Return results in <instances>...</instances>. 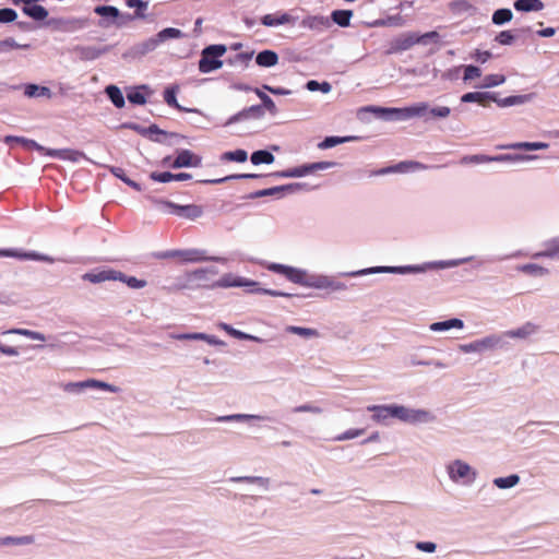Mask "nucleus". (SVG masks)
Segmentation results:
<instances>
[{"instance_id":"obj_1","label":"nucleus","mask_w":559,"mask_h":559,"mask_svg":"<svg viewBox=\"0 0 559 559\" xmlns=\"http://www.w3.org/2000/svg\"><path fill=\"white\" fill-rule=\"evenodd\" d=\"M265 269L283 275L293 284L306 288L324 290L326 293H341L347 289V285L337 281L334 276L323 273H309L306 269L295 267L282 263H265Z\"/></svg>"},{"instance_id":"obj_2","label":"nucleus","mask_w":559,"mask_h":559,"mask_svg":"<svg viewBox=\"0 0 559 559\" xmlns=\"http://www.w3.org/2000/svg\"><path fill=\"white\" fill-rule=\"evenodd\" d=\"M367 411L372 413L371 419L386 426L391 418L407 425H428L437 420V416L429 409L415 408L402 404L369 405Z\"/></svg>"},{"instance_id":"obj_3","label":"nucleus","mask_w":559,"mask_h":559,"mask_svg":"<svg viewBox=\"0 0 559 559\" xmlns=\"http://www.w3.org/2000/svg\"><path fill=\"white\" fill-rule=\"evenodd\" d=\"M474 260V257H465L459 259L451 260H438V261H429L423 264L416 265H401V266H372L367 269H361L358 271H352L344 273L346 276L350 277H359L364 275L370 274H379V273H390V274H417L425 273L430 270H444L460 266L464 263H468Z\"/></svg>"},{"instance_id":"obj_4","label":"nucleus","mask_w":559,"mask_h":559,"mask_svg":"<svg viewBox=\"0 0 559 559\" xmlns=\"http://www.w3.org/2000/svg\"><path fill=\"white\" fill-rule=\"evenodd\" d=\"M444 469L449 480L459 487H471L478 477L477 469L462 459L449 461Z\"/></svg>"},{"instance_id":"obj_5","label":"nucleus","mask_w":559,"mask_h":559,"mask_svg":"<svg viewBox=\"0 0 559 559\" xmlns=\"http://www.w3.org/2000/svg\"><path fill=\"white\" fill-rule=\"evenodd\" d=\"M226 52L224 45H211L203 49L202 57L199 60V70L202 73L213 72L223 66L218 58Z\"/></svg>"},{"instance_id":"obj_6","label":"nucleus","mask_w":559,"mask_h":559,"mask_svg":"<svg viewBox=\"0 0 559 559\" xmlns=\"http://www.w3.org/2000/svg\"><path fill=\"white\" fill-rule=\"evenodd\" d=\"M502 337L498 334H490L483 338L475 340L471 343L459 345V350L464 354H483L486 352L495 350L500 347Z\"/></svg>"},{"instance_id":"obj_7","label":"nucleus","mask_w":559,"mask_h":559,"mask_svg":"<svg viewBox=\"0 0 559 559\" xmlns=\"http://www.w3.org/2000/svg\"><path fill=\"white\" fill-rule=\"evenodd\" d=\"M61 388L64 392L73 394H80L85 389H99L111 393H118L120 391L118 386L96 379H87L80 382H68L62 384Z\"/></svg>"},{"instance_id":"obj_8","label":"nucleus","mask_w":559,"mask_h":559,"mask_svg":"<svg viewBox=\"0 0 559 559\" xmlns=\"http://www.w3.org/2000/svg\"><path fill=\"white\" fill-rule=\"evenodd\" d=\"M307 189H308V186L304 182H293V183H287V185H283V186H277V187L255 191L250 195V198L257 199V198H263V197H274L276 199H282L286 194L298 193V192L307 190Z\"/></svg>"},{"instance_id":"obj_9","label":"nucleus","mask_w":559,"mask_h":559,"mask_svg":"<svg viewBox=\"0 0 559 559\" xmlns=\"http://www.w3.org/2000/svg\"><path fill=\"white\" fill-rule=\"evenodd\" d=\"M335 166L333 162H318L299 167L274 173L272 176L283 178H300L319 170H326Z\"/></svg>"},{"instance_id":"obj_10","label":"nucleus","mask_w":559,"mask_h":559,"mask_svg":"<svg viewBox=\"0 0 559 559\" xmlns=\"http://www.w3.org/2000/svg\"><path fill=\"white\" fill-rule=\"evenodd\" d=\"M258 285L257 282L235 275L233 273H226L216 282H214L211 287L212 288H231V287H255Z\"/></svg>"},{"instance_id":"obj_11","label":"nucleus","mask_w":559,"mask_h":559,"mask_svg":"<svg viewBox=\"0 0 559 559\" xmlns=\"http://www.w3.org/2000/svg\"><path fill=\"white\" fill-rule=\"evenodd\" d=\"M94 12L103 17L99 22V26L108 27L112 24L117 26H122V23L118 21L120 16V11L112 5H98L94 9Z\"/></svg>"},{"instance_id":"obj_12","label":"nucleus","mask_w":559,"mask_h":559,"mask_svg":"<svg viewBox=\"0 0 559 559\" xmlns=\"http://www.w3.org/2000/svg\"><path fill=\"white\" fill-rule=\"evenodd\" d=\"M0 257L16 258L20 260L44 261V262H48V263L55 262L53 258L46 255V254H41V253H38L35 251L23 252V251H19V250H14V249H0Z\"/></svg>"},{"instance_id":"obj_13","label":"nucleus","mask_w":559,"mask_h":559,"mask_svg":"<svg viewBox=\"0 0 559 559\" xmlns=\"http://www.w3.org/2000/svg\"><path fill=\"white\" fill-rule=\"evenodd\" d=\"M180 259L185 262H203V261H215L223 264L227 263V259L224 257H207L204 250L200 249H188L181 250Z\"/></svg>"},{"instance_id":"obj_14","label":"nucleus","mask_w":559,"mask_h":559,"mask_svg":"<svg viewBox=\"0 0 559 559\" xmlns=\"http://www.w3.org/2000/svg\"><path fill=\"white\" fill-rule=\"evenodd\" d=\"M117 278H120V271L112 269L90 272L83 275V280L94 284L103 283L106 281H117Z\"/></svg>"},{"instance_id":"obj_15","label":"nucleus","mask_w":559,"mask_h":559,"mask_svg":"<svg viewBox=\"0 0 559 559\" xmlns=\"http://www.w3.org/2000/svg\"><path fill=\"white\" fill-rule=\"evenodd\" d=\"M465 328L463 320L459 318H451L444 321L433 322L429 325L431 332H449L451 330L462 331Z\"/></svg>"},{"instance_id":"obj_16","label":"nucleus","mask_w":559,"mask_h":559,"mask_svg":"<svg viewBox=\"0 0 559 559\" xmlns=\"http://www.w3.org/2000/svg\"><path fill=\"white\" fill-rule=\"evenodd\" d=\"M200 165L201 158L188 150L179 152L173 163L174 168L198 167Z\"/></svg>"},{"instance_id":"obj_17","label":"nucleus","mask_w":559,"mask_h":559,"mask_svg":"<svg viewBox=\"0 0 559 559\" xmlns=\"http://www.w3.org/2000/svg\"><path fill=\"white\" fill-rule=\"evenodd\" d=\"M365 111H369L372 114H393L394 120H408V109L404 108H386V107H378V106H368L364 108Z\"/></svg>"},{"instance_id":"obj_18","label":"nucleus","mask_w":559,"mask_h":559,"mask_svg":"<svg viewBox=\"0 0 559 559\" xmlns=\"http://www.w3.org/2000/svg\"><path fill=\"white\" fill-rule=\"evenodd\" d=\"M175 215L190 219V221H195L197 218H199L203 215V209L200 205H195V204H188V205L177 204Z\"/></svg>"},{"instance_id":"obj_19","label":"nucleus","mask_w":559,"mask_h":559,"mask_svg":"<svg viewBox=\"0 0 559 559\" xmlns=\"http://www.w3.org/2000/svg\"><path fill=\"white\" fill-rule=\"evenodd\" d=\"M301 25L309 29L322 31L331 25L330 19L323 15H310L302 20Z\"/></svg>"},{"instance_id":"obj_20","label":"nucleus","mask_w":559,"mask_h":559,"mask_svg":"<svg viewBox=\"0 0 559 559\" xmlns=\"http://www.w3.org/2000/svg\"><path fill=\"white\" fill-rule=\"evenodd\" d=\"M261 23L267 27L280 26L294 23V19L288 13L266 14L261 19Z\"/></svg>"},{"instance_id":"obj_21","label":"nucleus","mask_w":559,"mask_h":559,"mask_svg":"<svg viewBox=\"0 0 559 559\" xmlns=\"http://www.w3.org/2000/svg\"><path fill=\"white\" fill-rule=\"evenodd\" d=\"M266 417L255 414H230L218 416L215 420L218 423H247L251 420H264Z\"/></svg>"},{"instance_id":"obj_22","label":"nucleus","mask_w":559,"mask_h":559,"mask_svg":"<svg viewBox=\"0 0 559 559\" xmlns=\"http://www.w3.org/2000/svg\"><path fill=\"white\" fill-rule=\"evenodd\" d=\"M536 155H527V154H501L491 156L492 162L497 163H526L536 159Z\"/></svg>"},{"instance_id":"obj_23","label":"nucleus","mask_w":559,"mask_h":559,"mask_svg":"<svg viewBox=\"0 0 559 559\" xmlns=\"http://www.w3.org/2000/svg\"><path fill=\"white\" fill-rule=\"evenodd\" d=\"M233 483H248L257 485L262 490H269L271 480L267 477L262 476H235L229 479Z\"/></svg>"},{"instance_id":"obj_24","label":"nucleus","mask_w":559,"mask_h":559,"mask_svg":"<svg viewBox=\"0 0 559 559\" xmlns=\"http://www.w3.org/2000/svg\"><path fill=\"white\" fill-rule=\"evenodd\" d=\"M500 147L504 150L538 151L548 148L549 144L545 142H514Z\"/></svg>"},{"instance_id":"obj_25","label":"nucleus","mask_w":559,"mask_h":559,"mask_svg":"<svg viewBox=\"0 0 559 559\" xmlns=\"http://www.w3.org/2000/svg\"><path fill=\"white\" fill-rule=\"evenodd\" d=\"M449 9L453 14H475L477 9L468 0H453L449 3Z\"/></svg>"},{"instance_id":"obj_26","label":"nucleus","mask_w":559,"mask_h":559,"mask_svg":"<svg viewBox=\"0 0 559 559\" xmlns=\"http://www.w3.org/2000/svg\"><path fill=\"white\" fill-rule=\"evenodd\" d=\"M46 155L63 160L79 162L83 154L73 150H46Z\"/></svg>"},{"instance_id":"obj_27","label":"nucleus","mask_w":559,"mask_h":559,"mask_svg":"<svg viewBox=\"0 0 559 559\" xmlns=\"http://www.w3.org/2000/svg\"><path fill=\"white\" fill-rule=\"evenodd\" d=\"M487 100L495 102V95L487 92H469L461 97L462 103H478L480 105H486Z\"/></svg>"},{"instance_id":"obj_28","label":"nucleus","mask_w":559,"mask_h":559,"mask_svg":"<svg viewBox=\"0 0 559 559\" xmlns=\"http://www.w3.org/2000/svg\"><path fill=\"white\" fill-rule=\"evenodd\" d=\"M255 62L260 67L271 68L277 64L278 56L273 50H263L257 55Z\"/></svg>"},{"instance_id":"obj_29","label":"nucleus","mask_w":559,"mask_h":559,"mask_svg":"<svg viewBox=\"0 0 559 559\" xmlns=\"http://www.w3.org/2000/svg\"><path fill=\"white\" fill-rule=\"evenodd\" d=\"M24 95L29 98H50L52 93L50 88L46 86H39L36 84H27L24 87Z\"/></svg>"},{"instance_id":"obj_30","label":"nucleus","mask_w":559,"mask_h":559,"mask_svg":"<svg viewBox=\"0 0 559 559\" xmlns=\"http://www.w3.org/2000/svg\"><path fill=\"white\" fill-rule=\"evenodd\" d=\"M537 332V326L534 323L527 322L522 326L508 331L507 336L512 338H526Z\"/></svg>"},{"instance_id":"obj_31","label":"nucleus","mask_w":559,"mask_h":559,"mask_svg":"<svg viewBox=\"0 0 559 559\" xmlns=\"http://www.w3.org/2000/svg\"><path fill=\"white\" fill-rule=\"evenodd\" d=\"M518 271L534 277H544L549 274L548 269L536 263H526L519 265Z\"/></svg>"},{"instance_id":"obj_32","label":"nucleus","mask_w":559,"mask_h":559,"mask_svg":"<svg viewBox=\"0 0 559 559\" xmlns=\"http://www.w3.org/2000/svg\"><path fill=\"white\" fill-rule=\"evenodd\" d=\"M533 98V94H524V95H513L506 98L497 99L496 103L500 107H509V106H515V105H522L525 103L531 102Z\"/></svg>"},{"instance_id":"obj_33","label":"nucleus","mask_w":559,"mask_h":559,"mask_svg":"<svg viewBox=\"0 0 559 559\" xmlns=\"http://www.w3.org/2000/svg\"><path fill=\"white\" fill-rule=\"evenodd\" d=\"M285 331L290 334L299 335L304 338H318L320 336L319 331L312 328L287 325Z\"/></svg>"},{"instance_id":"obj_34","label":"nucleus","mask_w":559,"mask_h":559,"mask_svg":"<svg viewBox=\"0 0 559 559\" xmlns=\"http://www.w3.org/2000/svg\"><path fill=\"white\" fill-rule=\"evenodd\" d=\"M514 9L521 12L540 11L544 9V3L540 0H516Z\"/></svg>"},{"instance_id":"obj_35","label":"nucleus","mask_w":559,"mask_h":559,"mask_svg":"<svg viewBox=\"0 0 559 559\" xmlns=\"http://www.w3.org/2000/svg\"><path fill=\"white\" fill-rule=\"evenodd\" d=\"M3 141L7 144L15 142V143H20V144L24 145L27 148H33L38 152H46V148L44 146H41L40 144H38L37 142H35L34 140H31V139H26V138H22V136H14V135H7L3 139Z\"/></svg>"},{"instance_id":"obj_36","label":"nucleus","mask_w":559,"mask_h":559,"mask_svg":"<svg viewBox=\"0 0 559 559\" xmlns=\"http://www.w3.org/2000/svg\"><path fill=\"white\" fill-rule=\"evenodd\" d=\"M23 12L35 21H43L48 16V11L43 5L35 3L24 5Z\"/></svg>"},{"instance_id":"obj_37","label":"nucleus","mask_w":559,"mask_h":559,"mask_svg":"<svg viewBox=\"0 0 559 559\" xmlns=\"http://www.w3.org/2000/svg\"><path fill=\"white\" fill-rule=\"evenodd\" d=\"M2 334H16V335L25 336V337L34 340V341H41V342H45L47 340V337L40 332L28 330V329H21V328L3 331Z\"/></svg>"},{"instance_id":"obj_38","label":"nucleus","mask_w":559,"mask_h":559,"mask_svg":"<svg viewBox=\"0 0 559 559\" xmlns=\"http://www.w3.org/2000/svg\"><path fill=\"white\" fill-rule=\"evenodd\" d=\"M520 476L518 474H511L506 477H497L492 480V484L499 489H510L520 484Z\"/></svg>"},{"instance_id":"obj_39","label":"nucleus","mask_w":559,"mask_h":559,"mask_svg":"<svg viewBox=\"0 0 559 559\" xmlns=\"http://www.w3.org/2000/svg\"><path fill=\"white\" fill-rule=\"evenodd\" d=\"M556 258L559 257V237L549 240L546 249L534 254V258Z\"/></svg>"},{"instance_id":"obj_40","label":"nucleus","mask_w":559,"mask_h":559,"mask_svg":"<svg viewBox=\"0 0 559 559\" xmlns=\"http://www.w3.org/2000/svg\"><path fill=\"white\" fill-rule=\"evenodd\" d=\"M107 96L117 108L124 106V97L121 90L116 85H108L105 90Z\"/></svg>"},{"instance_id":"obj_41","label":"nucleus","mask_w":559,"mask_h":559,"mask_svg":"<svg viewBox=\"0 0 559 559\" xmlns=\"http://www.w3.org/2000/svg\"><path fill=\"white\" fill-rule=\"evenodd\" d=\"M407 109L409 119L418 117L424 118L426 120V118L428 117L429 104L426 102H420L412 106H408Z\"/></svg>"},{"instance_id":"obj_42","label":"nucleus","mask_w":559,"mask_h":559,"mask_svg":"<svg viewBox=\"0 0 559 559\" xmlns=\"http://www.w3.org/2000/svg\"><path fill=\"white\" fill-rule=\"evenodd\" d=\"M451 108L448 106H429L428 117L426 121L445 119L451 115Z\"/></svg>"},{"instance_id":"obj_43","label":"nucleus","mask_w":559,"mask_h":559,"mask_svg":"<svg viewBox=\"0 0 559 559\" xmlns=\"http://www.w3.org/2000/svg\"><path fill=\"white\" fill-rule=\"evenodd\" d=\"M274 155L265 150H259L251 154L250 160L253 165L260 164H272L274 162Z\"/></svg>"},{"instance_id":"obj_44","label":"nucleus","mask_w":559,"mask_h":559,"mask_svg":"<svg viewBox=\"0 0 559 559\" xmlns=\"http://www.w3.org/2000/svg\"><path fill=\"white\" fill-rule=\"evenodd\" d=\"M218 274V270L215 266L200 267L191 272L190 276L198 281H209L213 276Z\"/></svg>"},{"instance_id":"obj_45","label":"nucleus","mask_w":559,"mask_h":559,"mask_svg":"<svg viewBox=\"0 0 559 559\" xmlns=\"http://www.w3.org/2000/svg\"><path fill=\"white\" fill-rule=\"evenodd\" d=\"M352 16L353 12L350 10H335L331 14L332 21L342 27L349 25Z\"/></svg>"},{"instance_id":"obj_46","label":"nucleus","mask_w":559,"mask_h":559,"mask_svg":"<svg viewBox=\"0 0 559 559\" xmlns=\"http://www.w3.org/2000/svg\"><path fill=\"white\" fill-rule=\"evenodd\" d=\"M157 40L159 44L168 40V39H178L183 37V33L179 28L167 27L162 29L157 35Z\"/></svg>"},{"instance_id":"obj_47","label":"nucleus","mask_w":559,"mask_h":559,"mask_svg":"<svg viewBox=\"0 0 559 559\" xmlns=\"http://www.w3.org/2000/svg\"><path fill=\"white\" fill-rule=\"evenodd\" d=\"M513 17V13L510 9H498L492 14V23L495 25H503L510 22Z\"/></svg>"},{"instance_id":"obj_48","label":"nucleus","mask_w":559,"mask_h":559,"mask_svg":"<svg viewBox=\"0 0 559 559\" xmlns=\"http://www.w3.org/2000/svg\"><path fill=\"white\" fill-rule=\"evenodd\" d=\"M259 177H260V175H257V174H239V175H229V176L218 178V179L202 180L201 182L217 185V183H223V182L235 180V179H253V178H259Z\"/></svg>"},{"instance_id":"obj_49","label":"nucleus","mask_w":559,"mask_h":559,"mask_svg":"<svg viewBox=\"0 0 559 559\" xmlns=\"http://www.w3.org/2000/svg\"><path fill=\"white\" fill-rule=\"evenodd\" d=\"M248 158V154L245 150H236L230 152H225L221 156L222 162H237V163H243Z\"/></svg>"},{"instance_id":"obj_50","label":"nucleus","mask_w":559,"mask_h":559,"mask_svg":"<svg viewBox=\"0 0 559 559\" xmlns=\"http://www.w3.org/2000/svg\"><path fill=\"white\" fill-rule=\"evenodd\" d=\"M29 48L28 44H19L13 38L9 37L3 40H0V53H7L12 49H27Z\"/></svg>"},{"instance_id":"obj_51","label":"nucleus","mask_w":559,"mask_h":559,"mask_svg":"<svg viewBox=\"0 0 559 559\" xmlns=\"http://www.w3.org/2000/svg\"><path fill=\"white\" fill-rule=\"evenodd\" d=\"M153 204L159 212L164 214L175 215L176 213L177 204L171 201L154 199Z\"/></svg>"},{"instance_id":"obj_52","label":"nucleus","mask_w":559,"mask_h":559,"mask_svg":"<svg viewBox=\"0 0 559 559\" xmlns=\"http://www.w3.org/2000/svg\"><path fill=\"white\" fill-rule=\"evenodd\" d=\"M110 171L112 173V175L115 177L119 178L120 180H122L124 183H127L129 187L133 188L134 190H136V191L142 190L141 186L138 182L131 180L129 177L126 176L124 170L122 168L111 167Z\"/></svg>"},{"instance_id":"obj_53","label":"nucleus","mask_w":559,"mask_h":559,"mask_svg":"<svg viewBox=\"0 0 559 559\" xmlns=\"http://www.w3.org/2000/svg\"><path fill=\"white\" fill-rule=\"evenodd\" d=\"M117 281L127 284L130 288L140 289L146 286V281L136 278L134 276H127L122 272H120V278Z\"/></svg>"},{"instance_id":"obj_54","label":"nucleus","mask_w":559,"mask_h":559,"mask_svg":"<svg viewBox=\"0 0 559 559\" xmlns=\"http://www.w3.org/2000/svg\"><path fill=\"white\" fill-rule=\"evenodd\" d=\"M253 92L257 94V96L261 99L263 107L270 111L271 114H275L277 111L275 103L272 100V98L265 94L260 88H254Z\"/></svg>"},{"instance_id":"obj_55","label":"nucleus","mask_w":559,"mask_h":559,"mask_svg":"<svg viewBox=\"0 0 559 559\" xmlns=\"http://www.w3.org/2000/svg\"><path fill=\"white\" fill-rule=\"evenodd\" d=\"M159 45L160 44L157 40V37L155 36V37H151V38L144 40L143 43H141L140 45H138L136 50L141 55H145L147 52L155 50Z\"/></svg>"},{"instance_id":"obj_56","label":"nucleus","mask_w":559,"mask_h":559,"mask_svg":"<svg viewBox=\"0 0 559 559\" xmlns=\"http://www.w3.org/2000/svg\"><path fill=\"white\" fill-rule=\"evenodd\" d=\"M306 88L310 92H317L320 91L324 94H328L331 92L332 86L329 82H318L316 80H310L306 84Z\"/></svg>"},{"instance_id":"obj_57","label":"nucleus","mask_w":559,"mask_h":559,"mask_svg":"<svg viewBox=\"0 0 559 559\" xmlns=\"http://www.w3.org/2000/svg\"><path fill=\"white\" fill-rule=\"evenodd\" d=\"M127 5L129 8H135V13H134V17H138V19H144L145 17V14H144V11L147 9L148 7V3L146 1H143V0H127Z\"/></svg>"},{"instance_id":"obj_58","label":"nucleus","mask_w":559,"mask_h":559,"mask_svg":"<svg viewBox=\"0 0 559 559\" xmlns=\"http://www.w3.org/2000/svg\"><path fill=\"white\" fill-rule=\"evenodd\" d=\"M145 86L134 88L130 91L127 95V98L130 103L135 105H143L146 102L145 95L143 94V90Z\"/></svg>"},{"instance_id":"obj_59","label":"nucleus","mask_w":559,"mask_h":559,"mask_svg":"<svg viewBox=\"0 0 559 559\" xmlns=\"http://www.w3.org/2000/svg\"><path fill=\"white\" fill-rule=\"evenodd\" d=\"M108 48L85 47L82 48V57L86 60H94L106 53Z\"/></svg>"},{"instance_id":"obj_60","label":"nucleus","mask_w":559,"mask_h":559,"mask_svg":"<svg viewBox=\"0 0 559 559\" xmlns=\"http://www.w3.org/2000/svg\"><path fill=\"white\" fill-rule=\"evenodd\" d=\"M364 432H365V429H362V428H352V429H348V430L342 432L341 435H337L336 437H334L333 440L337 441V442L352 440V439H355V438L361 436Z\"/></svg>"},{"instance_id":"obj_61","label":"nucleus","mask_w":559,"mask_h":559,"mask_svg":"<svg viewBox=\"0 0 559 559\" xmlns=\"http://www.w3.org/2000/svg\"><path fill=\"white\" fill-rule=\"evenodd\" d=\"M33 540L29 536H21V537H12L8 536L4 538H0V545L1 546H9V545H27L31 544Z\"/></svg>"},{"instance_id":"obj_62","label":"nucleus","mask_w":559,"mask_h":559,"mask_svg":"<svg viewBox=\"0 0 559 559\" xmlns=\"http://www.w3.org/2000/svg\"><path fill=\"white\" fill-rule=\"evenodd\" d=\"M491 162V156L485 154L467 155L462 158L463 164H485Z\"/></svg>"},{"instance_id":"obj_63","label":"nucleus","mask_w":559,"mask_h":559,"mask_svg":"<svg viewBox=\"0 0 559 559\" xmlns=\"http://www.w3.org/2000/svg\"><path fill=\"white\" fill-rule=\"evenodd\" d=\"M506 82V76L502 74H489L485 76L484 84L481 87H495L503 84Z\"/></svg>"},{"instance_id":"obj_64","label":"nucleus","mask_w":559,"mask_h":559,"mask_svg":"<svg viewBox=\"0 0 559 559\" xmlns=\"http://www.w3.org/2000/svg\"><path fill=\"white\" fill-rule=\"evenodd\" d=\"M177 90L175 87L166 88L164 93V99L167 105L175 107L179 110H185L178 103L176 98Z\"/></svg>"}]
</instances>
